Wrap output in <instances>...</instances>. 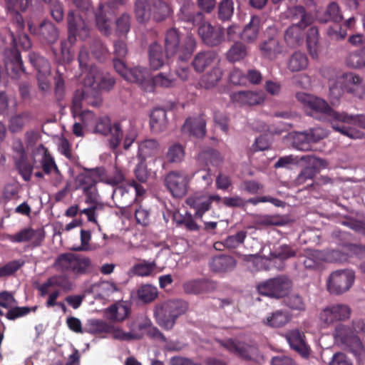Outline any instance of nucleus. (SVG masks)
<instances>
[{"label":"nucleus","instance_id":"nucleus-17","mask_svg":"<svg viewBox=\"0 0 365 365\" xmlns=\"http://www.w3.org/2000/svg\"><path fill=\"white\" fill-rule=\"evenodd\" d=\"M67 21L69 38L72 36L75 39L78 36L84 41L90 36V26L81 16L76 15L74 11H70L68 14Z\"/></svg>","mask_w":365,"mask_h":365},{"label":"nucleus","instance_id":"nucleus-29","mask_svg":"<svg viewBox=\"0 0 365 365\" xmlns=\"http://www.w3.org/2000/svg\"><path fill=\"white\" fill-rule=\"evenodd\" d=\"M217 55L213 51H203L198 53L194 58L192 65L194 69L199 73L205 71V69L218 62Z\"/></svg>","mask_w":365,"mask_h":365},{"label":"nucleus","instance_id":"nucleus-58","mask_svg":"<svg viewBox=\"0 0 365 365\" xmlns=\"http://www.w3.org/2000/svg\"><path fill=\"white\" fill-rule=\"evenodd\" d=\"M107 9L108 6H100L99 10L96 14L97 26L106 35L110 32V26L106 16Z\"/></svg>","mask_w":365,"mask_h":365},{"label":"nucleus","instance_id":"nucleus-54","mask_svg":"<svg viewBox=\"0 0 365 365\" xmlns=\"http://www.w3.org/2000/svg\"><path fill=\"white\" fill-rule=\"evenodd\" d=\"M29 57L31 63L38 71V74H51L50 64L45 58L34 52L30 53Z\"/></svg>","mask_w":365,"mask_h":365},{"label":"nucleus","instance_id":"nucleus-31","mask_svg":"<svg viewBox=\"0 0 365 365\" xmlns=\"http://www.w3.org/2000/svg\"><path fill=\"white\" fill-rule=\"evenodd\" d=\"M150 128L154 133H161L168 126V118L166 111L163 108H155L150 114Z\"/></svg>","mask_w":365,"mask_h":365},{"label":"nucleus","instance_id":"nucleus-45","mask_svg":"<svg viewBox=\"0 0 365 365\" xmlns=\"http://www.w3.org/2000/svg\"><path fill=\"white\" fill-rule=\"evenodd\" d=\"M135 14L138 21H148L152 16V4L150 0H136Z\"/></svg>","mask_w":365,"mask_h":365},{"label":"nucleus","instance_id":"nucleus-51","mask_svg":"<svg viewBox=\"0 0 365 365\" xmlns=\"http://www.w3.org/2000/svg\"><path fill=\"white\" fill-rule=\"evenodd\" d=\"M346 63L352 68L365 67V46L359 50L349 53L346 58Z\"/></svg>","mask_w":365,"mask_h":365},{"label":"nucleus","instance_id":"nucleus-43","mask_svg":"<svg viewBox=\"0 0 365 365\" xmlns=\"http://www.w3.org/2000/svg\"><path fill=\"white\" fill-rule=\"evenodd\" d=\"M247 56V46L240 41L234 43L226 53V58L231 63L242 61Z\"/></svg>","mask_w":365,"mask_h":365},{"label":"nucleus","instance_id":"nucleus-62","mask_svg":"<svg viewBox=\"0 0 365 365\" xmlns=\"http://www.w3.org/2000/svg\"><path fill=\"white\" fill-rule=\"evenodd\" d=\"M112 125L110 118L108 116L99 117L96 119L93 132L96 134L106 136L110 131Z\"/></svg>","mask_w":365,"mask_h":365},{"label":"nucleus","instance_id":"nucleus-10","mask_svg":"<svg viewBox=\"0 0 365 365\" xmlns=\"http://www.w3.org/2000/svg\"><path fill=\"white\" fill-rule=\"evenodd\" d=\"M113 63L115 71L126 81L144 88L149 77L146 68L140 66L128 68L123 60L118 58H113Z\"/></svg>","mask_w":365,"mask_h":365},{"label":"nucleus","instance_id":"nucleus-1","mask_svg":"<svg viewBox=\"0 0 365 365\" xmlns=\"http://www.w3.org/2000/svg\"><path fill=\"white\" fill-rule=\"evenodd\" d=\"M297 101L304 107L309 110V114L315 116L317 114H324L329 118L333 129L351 139H362L365 137L364 133L344 125H340L337 123L338 117L334 114L340 113L334 110L326 101L306 93H297Z\"/></svg>","mask_w":365,"mask_h":365},{"label":"nucleus","instance_id":"nucleus-24","mask_svg":"<svg viewBox=\"0 0 365 365\" xmlns=\"http://www.w3.org/2000/svg\"><path fill=\"white\" fill-rule=\"evenodd\" d=\"M90 292L97 294L101 299L110 300L115 294L119 293L120 287L113 282L103 281L92 284Z\"/></svg>","mask_w":365,"mask_h":365},{"label":"nucleus","instance_id":"nucleus-33","mask_svg":"<svg viewBox=\"0 0 365 365\" xmlns=\"http://www.w3.org/2000/svg\"><path fill=\"white\" fill-rule=\"evenodd\" d=\"M309 65V60L304 53L294 52L287 59V68L290 72H299L305 70Z\"/></svg>","mask_w":365,"mask_h":365},{"label":"nucleus","instance_id":"nucleus-44","mask_svg":"<svg viewBox=\"0 0 365 365\" xmlns=\"http://www.w3.org/2000/svg\"><path fill=\"white\" fill-rule=\"evenodd\" d=\"M109 323L97 319H88L84 327V332L95 335L103 336L108 334Z\"/></svg>","mask_w":365,"mask_h":365},{"label":"nucleus","instance_id":"nucleus-52","mask_svg":"<svg viewBox=\"0 0 365 365\" xmlns=\"http://www.w3.org/2000/svg\"><path fill=\"white\" fill-rule=\"evenodd\" d=\"M185 148L180 143H173L168 148L165 159L170 163H179L185 158Z\"/></svg>","mask_w":365,"mask_h":365},{"label":"nucleus","instance_id":"nucleus-21","mask_svg":"<svg viewBox=\"0 0 365 365\" xmlns=\"http://www.w3.org/2000/svg\"><path fill=\"white\" fill-rule=\"evenodd\" d=\"M259 49L263 58L272 61L283 53L284 46L277 37L272 36L262 41L259 44Z\"/></svg>","mask_w":365,"mask_h":365},{"label":"nucleus","instance_id":"nucleus-5","mask_svg":"<svg viewBox=\"0 0 365 365\" xmlns=\"http://www.w3.org/2000/svg\"><path fill=\"white\" fill-rule=\"evenodd\" d=\"M74 178L76 190H81L86 196V203H94L98 201V192L96 187L98 182H101L103 176L100 167L94 168H82Z\"/></svg>","mask_w":365,"mask_h":365},{"label":"nucleus","instance_id":"nucleus-64","mask_svg":"<svg viewBox=\"0 0 365 365\" xmlns=\"http://www.w3.org/2000/svg\"><path fill=\"white\" fill-rule=\"evenodd\" d=\"M310 143L306 132L296 133L293 135L292 145L299 150H309L311 149Z\"/></svg>","mask_w":365,"mask_h":365},{"label":"nucleus","instance_id":"nucleus-56","mask_svg":"<svg viewBox=\"0 0 365 365\" xmlns=\"http://www.w3.org/2000/svg\"><path fill=\"white\" fill-rule=\"evenodd\" d=\"M102 171L103 176L101 177V182H104L107 185L115 186L124 180V175L122 171L118 168H115L112 173H107L106 169L103 167H100Z\"/></svg>","mask_w":365,"mask_h":365},{"label":"nucleus","instance_id":"nucleus-12","mask_svg":"<svg viewBox=\"0 0 365 365\" xmlns=\"http://www.w3.org/2000/svg\"><path fill=\"white\" fill-rule=\"evenodd\" d=\"M84 85L99 91H108L115 85V79L108 73H103L95 66H91L83 80Z\"/></svg>","mask_w":365,"mask_h":365},{"label":"nucleus","instance_id":"nucleus-50","mask_svg":"<svg viewBox=\"0 0 365 365\" xmlns=\"http://www.w3.org/2000/svg\"><path fill=\"white\" fill-rule=\"evenodd\" d=\"M39 34L48 43H55L58 38V31L56 26L50 21L43 22L39 27Z\"/></svg>","mask_w":365,"mask_h":365},{"label":"nucleus","instance_id":"nucleus-42","mask_svg":"<svg viewBox=\"0 0 365 365\" xmlns=\"http://www.w3.org/2000/svg\"><path fill=\"white\" fill-rule=\"evenodd\" d=\"M202 17L201 12L195 11V4L192 1L186 2L181 7L180 18L184 21L195 24L197 20H202Z\"/></svg>","mask_w":365,"mask_h":365},{"label":"nucleus","instance_id":"nucleus-47","mask_svg":"<svg viewBox=\"0 0 365 365\" xmlns=\"http://www.w3.org/2000/svg\"><path fill=\"white\" fill-rule=\"evenodd\" d=\"M149 60L150 67L158 70L164 65V57L160 45L153 43L149 48Z\"/></svg>","mask_w":365,"mask_h":365},{"label":"nucleus","instance_id":"nucleus-13","mask_svg":"<svg viewBox=\"0 0 365 365\" xmlns=\"http://www.w3.org/2000/svg\"><path fill=\"white\" fill-rule=\"evenodd\" d=\"M351 314V307L346 304H333L324 307L319 314L321 322L327 326L337 322L349 319Z\"/></svg>","mask_w":365,"mask_h":365},{"label":"nucleus","instance_id":"nucleus-26","mask_svg":"<svg viewBox=\"0 0 365 365\" xmlns=\"http://www.w3.org/2000/svg\"><path fill=\"white\" fill-rule=\"evenodd\" d=\"M105 314L111 322H121L130 314V307L125 302H118L106 309Z\"/></svg>","mask_w":365,"mask_h":365},{"label":"nucleus","instance_id":"nucleus-18","mask_svg":"<svg viewBox=\"0 0 365 365\" xmlns=\"http://www.w3.org/2000/svg\"><path fill=\"white\" fill-rule=\"evenodd\" d=\"M218 342L227 351L242 359L251 360L258 356V349L255 346L247 345L233 339L219 340Z\"/></svg>","mask_w":365,"mask_h":365},{"label":"nucleus","instance_id":"nucleus-55","mask_svg":"<svg viewBox=\"0 0 365 365\" xmlns=\"http://www.w3.org/2000/svg\"><path fill=\"white\" fill-rule=\"evenodd\" d=\"M300 160L305 162L307 167L312 168L316 174L320 172L321 170L327 168L329 165L328 161L325 159L312 155H303Z\"/></svg>","mask_w":365,"mask_h":365},{"label":"nucleus","instance_id":"nucleus-34","mask_svg":"<svg viewBox=\"0 0 365 365\" xmlns=\"http://www.w3.org/2000/svg\"><path fill=\"white\" fill-rule=\"evenodd\" d=\"M157 264L155 261L142 260L135 264L130 269V274L138 277H152L155 274Z\"/></svg>","mask_w":365,"mask_h":365},{"label":"nucleus","instance_id":"nucleus-59","mask_svg":"<svg viewBox=\"0 0 365 365\" xmlns=\"http://www.w3.org/2000/svg\"><path fill=\"white\" fill-rule=\"evenodd\" d=\"M342 19V16L340 12L339 5L335 2H331L327 6L324 16L320 18V21L322 22H327L332 21L334 22H339Z\"/></svg>","mask_w":365,"mask_h":365},{"label":"nucleus","instance_id":"nucleus-23","mask_svg":"<svg viewBox=\"0 0 365 365\" xmlns=\"http://www.w3.org/2000/svg\"><path fill=\"white\" fill-rule=\"evenodd\" d=\"M206 122L202 116L190 117L185 120L182 130L196 138H202L206 133Z\"/></svg>","mask_w":365,"mask_h":365},{"label":"nucleus","instance_id":"nucleus-38","mask_svg":"<svg viewBox=\"0 0 365 365\" xmlns=\"http://www.w3.org/2000/svg\"><path fill=\"white\" fill-rule=\"evenodd\" d=\"M288 16L295 24H301L302 26H308L312 24V18L309 14L306 13L302 6H296L288 10Z\"/></svg>","mask_w":365,"mask_h":365},{"label":"nucleus","instance_id":"nucleus-49","mask_svg":"<svg viewBox=\"0 0 365 365\" xmlns=\"http://www.w3.org/2000/svg\"><path fill=\"white\" fill-rule=\"evenodd\" d=\"M152 4V15L157 21H161L170 14V8L162 0H150Z\"/></svg>","mask_w":365,"mask_h":365},{"label":"nucleus","instance_id":"nucleus-39","mask_svg":"<svg viewBox=\"0 0 365 365\" xmlns=\"http://www.w3.org/2000/svg\"><path fill=\"white\" fill-rule=\"evenodd\" d=\"M259 25V18L252 16L250 21L245 26L241 34L242 38L248 43L254 42L258 37Z\"/></svg>","mask_w":365,"mask_h":365},{"label":"nucleus","instance_id":"nucleus-57","mask_svg":"<svg viewBox=\"0 0 365 365\" xmlns=\"http://www.w3.org/2000/svg\"><path fill=\"white\" fill-rule=\"evenodd\" d=\"M233 0H222L217 6V17L221 21H228L234 14Z\"/></svg>","mask_w":365,"mask_h":365},{"label":"nucleus","instance_id":"nucleus-2","mask_svg":"<svg viewBox=\"0 0 365 365\" xmlns=\"http://www.w3.org/2000/svg\"><path fill=\"white\" fill-rule=\"evenodd\" d=\"M329 96L338 100L344 93L359 99H365V81L359 75L349 72L329 81Z\"/></svg>","mask_w":365,"mask_h":365},{"label":"nucleus","instance_id":"nucleus-22","mask_svg":"<svg viewBox=\"0 0 365 365\" xmlns=\"http://www.w3.org/2000/svg\"><path fill=\"white\" fill-rule=\"evenodd\" d=\"M232 100L241 105L255 106L264 102L265 96L262 91H238L230 96Z\"/></svg>","mask_w":365,"mask_h":365},{"label":"nucleus","instance_id":"nucleus-16","mask_svg":"<svg viewBox=\"0 0 365 365\" xmlns=\"http://www.w3.org/2000/svg\"><path fill=\"white\" fill-rule=\"evenodd\" d=\"M16 301L13 294L4 291L0 293V307L8 309L5 317L9 320H15L17 318L27 315L31 310L36 311V307L32 309L28 307H17Z\"/></svg>","mask_w":365,"mask_h":365},{"label":"nucleus","instance_id":"nucleus-36","mask_svg":"<svg viewBox=\"0 0 365 365\" xmlns=\"http://www.w3.org/2000/svg\"><path fill=\"white\" fill-rule=\"evenodd\" d=\"M290 319V316L287 312L277 310L268 315L262 322L269 327L279 328L285 326Z\"/></svg>","mask_w":365,"mask_h":365},{"label":"nucleus","instance_id":"nucleus-61","mask_svg":"<svg viewBox=\"0 0 365 365\" xmlns=\"http://www.w3.org/2000/svg\"><path fill=\"white\" fill-rule=\"evenodd\" d=\"M255 224L262 226L283 225L285 220L279 215H259L255 219Z\"/></svg>","mask_w":365,"mask_h":365},{"label":"nucleus","instance_id":"nucleus-37","mask_svg":"<svg viewBox=\"0 0 365 365\" xmlns=\"http://www.w3.org/2000/svg\"><path fill=\"white\" fill-rule=\"evenodd\" d=\"M307 26L301 24H293L285 31L284 39L288 45L291 46H298L303 38V31Z\"/></svg>","mask_w":365,"mask_h":365},{"label":"nucleus","instance_id":"nucleus-14","mask_svg":"<svg viewBox=\"0 0 365 365\" xmlns=\"http://www.w3.org/2000/svg\"><path fill=\"white\" fill-rule=\"evenodd\" d=\"M222 198L218 195H209L203 192H197L186 199V203L195 210V217L202 218L204 213L210 209L212 202H220Z\"/></svg>","mask_w":365,"mask_h":365},{"label":"nucleus","instance_id":"nucleus-27","mask_svg":"<svg viewBox=\"0 0 365 365\" xmlns=\"http://www.w3.org/2000/svg\"><path fill=\"white\" fill-rule=\"evenodd\" d=\"M108 334L110 336L119 341H132L140 339L143 336V334L136 330L133 326L130 327V331H125L120 327L109 324Z\"/></svg>","mask_w":365,"mask_h":365},{"label":"nucleus","instance_id":"nucleus-20","mask_svg":"<svg viewBox=\"0 0 365 365\" xmlns=\"http://www.w3.org/2000/svg\"><path fill=\"white\" fill-rule=\"evenodd\" d=\"M44 238V233L41 229L34 230L31 227L22 229L19 232L8 236L12 242H29L33 247L40 245Z\"/></svg>","mask_w":365,"mask_h":365},{"label":"nucleus","instance_id":"nucleus-11","mask_svg":"<svg viewBox=\"0 0 365 365\" xmlns=\"http://www.w3.org/2000/svg\"><path fill=\"white\" fill-rule=\"evenodd\" d=\"M355 279L354 272L344 269L333 272L327 282V290L329 293L339 295L349 291Z\"/></svg>","mask_w":365,"mask_h":365},{"label":"nucleus","instance_id":"nucleus-7","mask_svg":"<svg viewBox=\"0 0 365 365\" xmlns=\"http://www.w3.org/2000/svg\"><path fill=\"white\" fill-rule=\"evenodd\" d=\"M110 138L108 140V145L112 150H115L120 145L124 136L123 148L129 149L138 137L135 127L130 120H122L113 123L110 127Z\"/></svg>","mask_w":365,"mask_h":365},{"label":"nucleus","instance_id":"nucleus-41","mask_svg":"<svg viewBox=\"0 0 365 365\" xmlns=\"http://www.w3.org/2000/svg\"><path fill=\"white\" fill-rule=\"evenodd\" d=\"M303 263L307 269H315L319 267L324 260L323 252L307 249L304 250Z\"/></svg>","mask_w":365,"mask_h":365},{"label":"nucleus","instance_id":"nucleus-63","mask_svg":"<svg viewBox=\"0 0 365 365\" xmlns=\"http://www.w3.org/2000/svg\"><path fill=\"white\" fill-rule=\"evenodd\" d=\"M207 282L202 279H193L185 282L183 289L187 294H197L203 292L206 289Z\"/></svg>","mask_w":365,"mask_h":365},{"label":"nucleus","instance_id":"nucleus-15","mask_svg":"<svg viewBox=\"0 0 365 365\" xmlns=\"http://www.w3.org/2000/svg\"><path fill=\"white\" fill-rule=\"evenodd\" d=\"M190 178L184 171H171L165 178V185L174 197H181L186 195Z\"/></svg>","mask_w":365,"mask_h":365},{"label":"nucleus","instance_id":"nucleus-4","mask_svg":"<svg viewBox=\"0 0 365 365\" xmlns=\"http://www.w3.org/2000/svg\"><path fill=\"white\" fill-rule=\"evenodd\" d=\"M187 304L180 299L168 300L158 303L154 308V317L157 324L164 329H171L177 318L185 313Z\"/></svg>","mask_w":365,"mask_h":365},{"label":"nucleus","instance_id":"nucleus-60","mask_svg":"<svg viewBox=\"0 0 365 365\" xmlns=\"http://www.w3.org/2000/svg\"><path fill=\"white\" fill-rule=\"evenodd\" d=\"M285 304L290 309L298 312H304L307 304L304 297L299 294H292L287 297Z\"/></svg>","mask_w":365,"mask_h":365},{"label":"nucleus","instance_id":"nucleus-35","mask_svg":"<svg viewBox=\"0 0 365 365\" xmlns=\"http://www.w3.org/2000/svg\"><path fill=\"white\" fill-rule=\"evenodd\" d=\"M222 75V70L219 66H215L200 78L199 84L202 88L211 89L215 87L221 81Z\"/></svg>","mask_w":365,"mask_h":365},{"label":"nucleus","instance_id":"nucleus-32","mask_svg":"<svg viewBox=\"0 0 365 365\" xmlns=\"http://www.w3.org/2000/svg\"><path fill=\"white\" fill-rule=\"evenodd\" d=\"M83 98V91L82 90L76 91L73 95L71 108L74 115H81L84 123L88 124V120L94 118V114L90 110H81Z\"/></svg>","mask_w":365,"mask_h":365},{"label":"nucleus","instance_id":"nucleus-46","mask_svg":"<svg viewBox=\"0 0 365 365\" xmlns=\"http://www.w3.org/2000/svg\"><path fill=\"white\" fill-rule=\"evenodd\" d=\"M307 48L312 58H317L320 51L319 31L317 27H311L307 34Z\"/></svg>","mask_w":365,"mask_h":365},{"label":"nucleus","instance_id":"nucleus-40","mask_svg":"<svg viewBox=\"0 0 365 365\" xmlns=\"http://www.w3.org/2000/svg\"><path fill=\"white\" fill-rule=\"evenodd\" d=\"M335 115L338 117L337 123L340 125H344L351 128L352 127L350 125H357L365 129V115H348L344 112ZM353 129L354 128H353Z\"/></svg>","mask_w":365,"mask_h":365},{"label":"nucleus","instance_id":"nucleus-6","mask_svg":"<svg viewBox=\"0 0 365 365\" xmlns=\"http://www.w3.org/2000/svg\"><path fill=\"white\" fill-rule=\"evenodd\" d=\"M53 267L63 273L81 275L91 269L92 264L91 259L86 256L67 252L58 256Z\"/></svg>","mask_w":365,"mask_h":365},{"label":"nucleus","instance_id":"nucleus-28","mask_svg":"<svg viewBox=\"0 0 365 365\" xmlns=\"http://www.w3.org/2000/svg\"><path fill=\"white\" fill-rule=\"evenodd\" d=\"M160 144L153 138L145 139L138 143V158L145 161L148 158L156 155L160 151Z\"/></svg>","mask_w":365,"mask_h":365},{"label":"nucleus","instance_id":"nucleus-9","mask_svg":"<svg viewBox=\"0 0 365 365\" xmlns=\"http://www.w3.org/2000/svg\"><path fill=\"white\" fill-rule=\"evenodd\" d=\"M334 335L336 342L344 349H348L359 359L365 357L362 343L349 327L340 324L336 327Z\"/></svg>","mask_w":365,"mask_h":365},{"label":"nucleus","instance_id":"nucleus-53","mask_svg":"<svg viewBox=\"0 0 365 365\" xmlns=\"http://www.w3.org/2000/svg\"><path fill=\"white\" fill-rule=\"evenodd\" d=\"M297 252L292 247L288 245H281L276 247L273 252H271L267 258L269 260L279 259V260H286L290 257L296 256Z\"/></svg>","mask_w":365,"mask_h":365},{"label":"nucleus","instance_id":"nucleus-25","mask_svg":"<svg viewBox=\"0 0 365 365\" xmlns=\"http://www.w3.org/2000/svg\"><path fill=\"white\" fill-rule=\"evenodd\" d=\"M286 339L291 348L306 357L309 354V347L304 340V334L298 329L289 331Z\"/></svg>","mask_w":365,"mask_h":365},{"label":"nucleus","instance_id":"nucleus-3","mask_svg":"<svg viewBox=\"0 0 365 365\" xmlns=\"http://www.w3.org/2000/svg\"><path fill=\"white\" fill-rule=\"evenodd\" d=\"M165 48L168 58L177 56L182 61H187L196 48L195 38L187 35L182 41L178 31L175 29L168 30L165 38Z\"/></svg>","mask_w":365,"mask_h":365},{"label":"nucleus","instance_id":"nucleus-30","mask_svg":"<svg viewBox=\"0 0 365 365\" xmlns=\"http://www.w3.org/2000/svg\"><path fill=\"white\" fill-rule=\"evenodd\" d=\"M236 264V260L232 257L219 255L212 259L210 267L215 272H226L232 270Z\"/></svg>","mask_w":365,"mask_h":365},{"label":"nucleus","instance_id":"nucleus-8","mask_svg":"<svg viewBox=\"0 0 365 365\" xmlns=\"http://www.w3.org/2000/svg\"><path fill=\"white\" fill-rule=\"evenodd\" d=\"M292 287V280L285 275L269 279L257 285V289L260 294L277 299L286 296Z\"/></svg>","mask_w":365,"mask_h":365},{"label":"nucleus","instance_id":"nucleus-48","mask_svg":"<svg viewBox=\"0 0 365 365\" xmlns=\"http://www.w3.org/2000/svg\"><path fill=\"white\" fill-rule=\"evenodd\" d=\"M158 296V288L150 284H142L137 289L138 299L143 303L152 302Z\"/></svg>","mask_w":365,"mask_h":365},{"label":"nucleus","instance_id":"nucleus-19","mask_svg":"<svg viewBox=\"0 0 365 365\" xmlns=\"http://www.w3.org/2000/svg\"><path fill=\"white\" fill-rule=\"evenodd\" d=\"M198 34L202 41L210 46H218L224 39L222 29L214 27L209 22H203L200 26Z\"/></svg>","mask_w":365,"mask_h":365}]
</instances>
